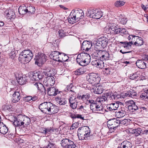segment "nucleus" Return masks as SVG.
<instances>
[{
  "label": "nucleus",
  "mask_w": 148,
  "mask_h": 148,
  "mask_svg": "<svg viewBox=\"0 0 148 148\" xmlns=\"http://www.w3.org/2000/svg\"><path fill=\"white\" fill-rule=\"evenodd\" d=\"M23 127H26L29 125L30 122L29 118L26 116H23Z\"/></svg>",
  "instance_id": "obj_31"
},
{
  "label": "nucleus",
  "mask_w": 148,
  "mask_h": 148,
  "mask_svg": "<svg viewBox=\"0 0 148 148\" xmlns=\"http://www.w3.org/2000/svg\"><path fill=\"white\" fill-rule=\"evenodd\" d=\"M133 44L132 42L125 43L122 44V46L125 50L129 49H130L131 45Z\"/></svg>",
  "instance_id": "obj_39"
},
{
  "label": "nucleus",
  "mask_w": 148,
  "mask_h": 148,
  "mask_svg": "<svg viewBox=\"0 0 148 148\" xmlns=\"http://www.w3.org/2000/svg\"><path fill=\"white\" fill-rule=\"evenodd\" d=\"M35 98H32L31 96H28L25 98V100L26 101H29L31 100H35L36 99Z\"/></svg>",
  "instance_id": "obj_52"
},
{
  "label": "nucleus",
  "mask_w": 148,
  "mask_h": 148,
  "mask_svg": "<svg viewBox=\"0 0 148 148\" xmlns=\"http://www.w3.org/2000/svg\"><path fill=\"white\" fill-rule=\"evenodd\" d=\"M91 64L92 65L99 69H102L104 66L103 62L99 59L93 60L91 62Z\"/></svg>",
  "instance_id": "obj_15"
},
{
  "label": "nucleus",
  "mask_w": 148,
  "mask_h": 148,
  "mask_svg": "<svg viewBox=\"0 0 148 148\" xmlns=\"http://www.w3.org/2000/svg\"><path fill=\"white\" fill-rule=\"evenodd\" d=\"M135 40L133 42L134 45L137 46H140L143 44V41L142 38L138 36H135Z\"/></svg>",
  "instance_id": "obj_24"
},
{
  "label": "nucleus",
  "mask_w": 148,
  "mask_h": 148,
  "mask_svg": "<svg viewBox=\"0 0 148 148\" xmlns=\"http://www.w3.org/2000/svg\"><path fill=\"white\" fill-rule=\"evenodd\" d=\"M110 28V25L106 26L104 29V30L106 31V32H109V31H108Z\"/></svg>",
  "instance_id": "obj_64"
},
{
  "label": "nucleus",
  "mask_w": 148,
  "mask_h": 148,
  "mask_svg": "<svg viewBox=\"0 0 148 148\" xmlns=\"http://www.w3.org/2000/svg\"><path fill=\"white\" fill-rule=\"evenodd\" d=\"M98 40V42L101 43V46L103 47H106L107 45L108 39L106 38L103 37L99 38Z\"/></svg>",
  "instance_id": "obj_27"
},
{
  "label": "nucleus",
  "mask_w": 148,
  "mask_h": 148,
  "mask_svg": "<svg viewBox=\"0 0 148 148\" xmlns=\"http://www.w3.org/2000/svg\"><path fill=\"white\" fill-rule=\"evenodd\" d=\"M126 104L128 107V109L130 111H134L138 109V107L135 105V103L132 100L127 102Z\"/></svg>",
  "instance_id": "obj_16"
},
{
  "label": "nucleus",
  "mask_w": 148,
  "mask_h": 148,
  "mask_svg": "<svg viewBox=\"0 0 148 148\" xmlns=\"http://www.w3.org/2000/svg\"><path fill=\"white\" fill-rule=\"evenodd\" d=\"M43 73L42 71H38L34 73L31 78L32 81L42 79L43 77Z\"/></svg>",
  "instance_id": "obj_19"
},
{
  "label": "nucleus",
  "mask_w": 148,
  "mask_h": 148,
  "mask_svg": "<svg viewBox=\"0 0 148 148\" xmlns=\"http://www.w3.org/2000/svg\"><path fill=\"white\" fill-rule=\"evenodd\" d=\"M8 129L7 126L3 123H0V133L5 134L8 132Z\"/></svg>",
  "instance_id": "obj_28"
},
{
  "label": "nucleus",
  "mask_w": 148,
  "mask_h": 148,
  "mask_svg": "<svg viewBox=\"0 0 148 148\" xmlns=\"http://www.w3.org/2000/svg\"><path fill=\"white\" fill-rule=\"evenodd\" d=\"M16 55L14 51L12 52L10 54V58L13 59L15 57Z\"/></svg>",
  "instance_id": "obj_58"
},
{
  "label": "nucleus",
  "mask_w": 148,
  "mask_h": 148,
  "mask_svg": "<svg viewBox=\"0 0 148 148\" xmlns=\"http://www.w3.org/2000/svg\"><path fill=\"white\" fill-rule=\"evenodd\" d=\"M106 99V98L105 97L102 96L98 98L97 99V101L96 102L102 104V103L105 102Z\"/></svg>",
  "instance_id": "obj_42"
},
{
  "label": "nucleus",
  "mask_w": 148,
  "mask_h": 148,
  "mask_svg": "<svg viewBox=\"0 0 148 148\" xmlns=\"http://www.w3.org/2000/svg\"><path fill=\"white\" fill-rule=\"evenodd\" d=\"M27 13L29 14H32L34 13L35 10V8L33 6H29L27 7Z\"/></svg>",
  "instance_id": "obj_38"
},
{
  "label": "nucleus",
  "mask_w": 148,
  "mask_h": 148,
  "mask_svg": "<svg viewBox=\"0 0 148 148\" xmlns=\"http://www.w3.org/2000/svg\"><path fill=\"white\" fill-rule=\"evenodd\" d=\"M130 91H128L126 92H122L121 93V97L122 98H124L127 97H130Z\"/></svg>",
  "instance_id": "obj_48"
},
{
  "label": "nucleus",
  "mask_w": 148,
  "mask_h": 148,
  "mask_svg": "<svg viewBox=\"0 0 148 148\" xmlns=\"http://www.w3.org/2000/svg\"><path fill=\"white\" fill-rule=\"evenodd\" d=\"M76 146L75 145H69L67 147H66L65 148H76Z\"/></svg>",
  "instance_id": "obj_63"
},
{
  "label": "nucleus",
  "mask_w": 148,
  "mask_h": 148,
  "mask_svg": "<svg viewBox=\"0 0 148 148\" xmlns=\"http://www.w3.org/2000/svg\"><path fill=\"white\" fill-rule=\"evenodd\" d=\"M112 99H116L120 98H122L121 97V93L115 92L111 96Z\"/></svg>",
  "instance_id": "obj_37"
},
{
  "label": "nucleus",
  "mask_w": 148,
  "mask_h": 148,
  "mask_svg": "<svg viewBox=\"0 0 148 148\" xmlns=\"http://www.w3.org/2000/svg\"><path fill=\"white\" fill-rule=\"evenodd\" d=\"M115 115L118 118H121L125 115V112L124 111L121 110L118 112H116Z\"/></svg>",
  "instance_id": "obj_40"
},
{
  "label": "nucleus",
  "mask_w": 148,
  "mask_h": 148,
  "mask_svg": "<svg viewBox=\"0 0 148 148\" xmlns=\"http://www.w3.org/2000/svg\"><path fill=\"white\" fill-rule=\"evenodd\" d=\"M121 102H116L109 104L107 106V108L110 110H116L119 107V105H121Z\"/></svg>",
  "instance_id": "obj_20"
},
{
  "label": "nucleus",
  "mask_w": 148,
  "mask_h": 148,
  "mask_svg": "<svg viewBox=\"0 0 148 148\" xmlns=\"http://www.w3.org/2000/svg\"><path fill=\"white\" fill-rule=\"evenodd\" d=\"M98 55L100 58L103 60H108L109 58V54L106 51H100L98 53Z\"/></svg>",
  "instance_id": "obj_18"
},
{
  "label": "nucleus",
  "mask_w": 148,
  "mask_h": 148,
  "mask_svg": "<svg viewBox=\"0 0 148 148\" xmlns=\"http://www.w3.org/2000/svg\"><path fill=\"white\" fill-rule=\"evenodd\" d=\"M73 96L71 97L69 99V101L70 103V106L73 109L75 108L77 106V102L75 98V94L74 93Z\"/></svg>",
  "instance_id": "obj_17"
},
{
  "label": "nucleus",
  "mask_w": 148,
  "mask_h": 148,
  "mask_svg": "<svg viewBox=\"0 0 148 148\" xmlns=\"http://www.w3.org/2000/svg\"><path fill=\"white\" fill-rule=\"evenodd\" d=\"M88 101L90 104V109L93 111H100V113H102L105 111L101 103L95 102L92 100H90Z\"/></svg>",
  "instance_id": "obj_7"
},
{
  "label": "nucleus",
  "mask_w": 148,
  "mask_h": 148,
  "mask_svg": "<svg viewBox=\"0 0 148 148\" xmlns=\"http://www.w3.org/2000/svg\"><path fill=\"white\" fill-rule=\"evenodd\" d=\"M50 57L53 60V63L55 65L58 64L60 62H65L68 59V56L64 53L57 51L52 52Z\"/></svg>",
  "instance_id": "obj_1"
},
{
  "label": "nucleus",
  "mask_w": 148,
  "mask_h": 148,
  "mask_svg": "<svg viewBox=\"0 0 148 148\" xmlns=\"http://www.w3.org/2000/svg\"><path fill=\"white\" fill-rule=\"evenodd\" d=\"M56 101L61 105L64 104L66 103V100L63 98H57L56 99Z\"/></svg>",
  "instance_id": "obj_44"
},
{
  "label": "nucleus",
  "mask_w": 148,
  "mask_h": 148,
  "mask_svg": "<svg viewBox=\"0 0 148 148\" xmlns=\"http://www.w3.org/2000/svg\"><path fill=\"white\" fill-rule=\"evenodd\" d=\"M50 71V69H49L47 70H45L43 73L47 77L45 79L43 82V83L45 85L47 86H53L55 82V78L53 77L50 75L49 73Z\"/></svg>",
  "instance_id": "obj_8"
},
{
  "label": "nucleus",
  "mask_w": 148,
  "mask_h": 148,
  "mask_svg": "<svg viewBox=\"0 0 148 148\" xmlns=\"http://www.w3.org/2000/svg\"><path fill=\"white\" fill-rule=\"evenodd\" d=\"M48 94L49 95L54 96L57 94L58 91L57 89H56L54 87L49 88L48 90Z\"/></svg>",
  "instance_id": "obj_26"
},
{
  "label": "nucleus",
  "mask_w": 148,
  "mask_h": 148,
  "mask_svg": "<svg viewBox=\"0 0 148 148\" xmlns=\"http://www.w3.org/2000/svg\"><path fill=\"white\" fill-rule=\"evenodd\" d=\"M136 64L138 67L141 69H145L146 68V64L143 60H137L136 62Z\"/></svg>",
  "instance_id": "obj_29"
},
{
  "label": "nucleus",
  "mask_w": 148,
  "mask_h": 148,
  "mask_svg": "<svg viewBox=\"0 0 148 148\" xmlns=\"http://www.w3.org/2000/svg\"><path fill=\"white\" fill-rule=\"evenodd\" d=\"M23 118L22 116H20L15 120L14 122V124L16 126H21L23 127Z\"/></svg>",
  "instance_id": "obj_23"
},
{
  "label": "nucleus",
  "mask_w": 148,
  "mask_h": 148,
  "mask_svg": "<svg viewBox=\"0 0 148 148\" xmlns=\"http://www.w3.org/2000/svg\"><path fill=\"white\" fill-rule=\"evenodd\" d=\"M100 42H98V40L94 41L92 44V49H94L96 51H99L101 49Z\"/></svg>",
  "instance_id": "obj_22"
},
{
  "label": "nucleus",
  "mask_w": 148,
  "mask_h": 148,
  "mask_svg": "<svg viewBox=\"0 0 148 148\" xmlns=\"http://www.w3.org/2000/svg\"><path fill=\"white\" fill-rule=\"evenodd\" d=\"M35 59V64L41 67L46 61V56L43 53L38 54L36 56Z\"/></svg>",
  "instance_id": "obj_9"
},
{
  "label": "nucleus",
  "mask_w": 148,
  "mask_h": 148,
  "mask_svg": "<svg viewBox=\"0 0 148 148\" xmlns=\"http://www.w3.org/2000/svg\"><path fill=\"white\" fill-rule=\"evenodd\" d=\"M84 71L83 69H80L75 71V73L76 75H80L84 74Z\"/></svg>",
  "instance_id": "obj_46"
},
{
  "label": "nucleus",
  "mask_w": 148,
  "mask_h": 148,
  "mask_svg": "<svg viewBox=\"0 0 148 148\" xmlns=\"http://www.w3.org/2000/svg\"><path fill=\"white\" fill-rule=\"evenodd\" d=\"M136 131L135 133L136 136H138L142 132V130L140 128H138L136 129Z\"/></svg>",
  "instance_id": "obj_53"
},
{
  "label": "nucleus",
  "mask_w": 148,
  "mask_h": 148,
  "mask_svg": "<svg viewBox=\"0 0 148 148\" xmlns=\"http://www.w3.org/2000/svg\"><path fill=\"white\" fill-rule=\"evenodd\" d=\"M64 32L62 30H60L59 32V34L60 36L63 37L64 36V34L63 33Z\"/></svg>",
  "instance_id": "obj_62"
},
{
  "label": "nucleus",
  "mask_w": 148,
  "mask_h": 148,
  "mask_svg": "<svg viewBox=\"0 0 148 148\" xmlns=\"http://www.w3.org/2000/svg\"><path fill=\"white\" fill-rule=\"evenodd\" d=\"M76 19H68V21L70 24H73L75 23Z\"/></svg>",
  "instance_id": "obj_61"
},
{
  "label": "nucleus",
  "mask_w": 148,
  "mask_h": 148,
  "mask_svg": "<svg viewBox=\"0 0 148 148\" xmlns=\"http://www.w3.org/2000/svg\"><path fill=\"white\" fill-rule=\"evenodd\" d=\"M34 85L38 89L40 90L43 94L45 93V89L42 84L40 83H35Z\"/></svg>",
  "instance_id": "obj_33"
},
{
  "label": "nucleus",
  "mask_w": 148,
  "mask_h": 148,
  "mask_svg": "<svg viewBox=\"0 0 148 148\" xmlns=\"http://www.w3.org/2000/svg\"><path fill=\"white\" fill-rule=\"evenodd\" d=\"M130 91V97H131L132 98L135 97L136 95V93L133 90H129Z\"/></svg>",
  "instance_id": "obj_51"
},
{
  "label": "nucleus",
  "mask_w": 148,
  "mask_h": 148,
  "mask_svg": "<svg viewBox=\"0 0 148 148\" xmlns=\"http://www.w3.org/2000/svg\"><path fill=\"white\" fill-rule=\"evenodd\" d=\"M120 124V122L119 121L113 119L110 120L108 122L107 126L110 130L112 129L114 130Z\"/></svg>",
  "instance_id": "obj_12"
},
{
  "label": "nucleus",
  "mask_w": 148,
  "mask_h": 148,
  "mask_svg": "<svg viewBox=\"0 0 148 148\" xmlns=\"http://www.w3.org/2000/svg\"><path fill=\"white\" fill-rule=\"evenodd\" d=\"M119 27L112 25H110V28L108 31L112 33L116 34L119 33Z\"/></svg>",
  "instance_id": "obj_21"
},
{
  "label": "nucleus",
  "mask_w": 148,
  "mask_h": 148,
  "mask_svg": "<svg viewBox=\"0 0 148 148\" xmlns=\"http://www.w3.org/2000/svg\"><path fill=\"white\" fill-rule=\"evenodd\" d=\"M103 73L106 75L110 74L111 72L110 70V69L106 68L103 69Z\"/></svg>",
  "instance_id": "obj_50"
},
{
  "label": "nucleus",
  "mask_w": 148,
  "mask_h": 148,
  "mask_svg": "<svg viewBox=\"0 0 148 148\" xmlns=\"http://www.w3.org/2000/svg\"><path fill=\"white\" fill-rule=\"evenodd\" d=\"M33 56L30 50H25L21 52L19 57V60L21 63L25 64L29 62Z\"/></svg>",
  "instance_id": "obj_3"
},
{
  "label": "nucleus",
  "mask_w": 148,
  "mask_h": 148,
  "mask_svg": "<svg viewBox=\"0 0 148 148\" xmlns=\"http://www.w3.org/2000/svg\"><path fill=\"white\" fill-rule=\"evenodd\" d=\"M39 108L43 112L48 114H52L57 112L56 106L49 102H44L39 106Z\"/></svg>",
  "instance_id": "obj_2"
},
{
  "label": "nucleus",
  "mask_w": 148,
  "mask_h": 148,
  "mask_svg": "<svg viewBox=\"0 0 148 148\" xmlns=\"http://www.w3.org/2000/svg\"><path fill=\"white\" fill-rule=\"evenodd\" d=\"M90 56L88 54L85 53H81L78 55L77 62L80 65L85 66L90 62Z\"/></svg>",
  "instance_id": "obj_4"
},
{
  "label": "nucleus",
  "mask_w": 148,
  "mask_h": 148,
  "mask_svg": "<svg viewBox=\"0 0 148 148\" xmlns=\"http://www.w3.org/2000/svg\"><path fill=\"white\" fill-rule=\"evenodd\" d=\"M146 91L142 92L141 94L140 95V97L141 99L147 101H148V90H147Z\"/></svg>",
  "instance_id": "obj_35"
},
{
  "label": "nucleus",
  "mask_w": 148,
  "mask_h": 148,
  "mask_svg": "<svg viewBox=\"0 0 148 148\" xmlns=\"http://www.w3.org/2000/svg\"><path fill=\"white\" fill-rule=\"evenodd\" d=\"M84 17L83 11L80 10L72 11L69 15L68 18H83Z\"/></svg>",
  "instance_id": "obj_10"
},
{
  "label": "nucleus",
  "mask_w": 148,
  "mask_h": 148,
  "mask_svg": "<svg viewBox=\"0 0 148 148\" xmlns=\"http://www.w3.org/2000/svg\"><path fill=\"white\" fill-rule=\"evenodd\" d=\"M97 75L95 73H91L87 76V79L88 82L90 83V84H96V81L98 79Z\"/></svg>",
  "instance_id": "obj_14"
},
{
  "label": "nucleus",
  "mask_w": 148,
  "mask_h": 148,
  "mask_svg": "<svg viewBox=\"0 0 148 148\" xmlns=\"http://www.w3.org/2000/svg\"><path fill=\"white\" fill-rule=\"evenodd\" d=\"M90 130L88 127L83 126L79 128L78 131V136L79 139H87L90 136Z\"/></svg>",
  "instance_id": "obj_5"
},
{
  "label": "nucleus",
  "mask_w": 148,
  "mask_h": 148,
  "mask_svg": "<svg viewBox=\"0 0 148 148\" xmlns=\"http://www.w3.org/2000/svg\"><path fill=\"white\" fill-rule=\"evenodd\" d=\"M92 47V44L90 42H84L82 45V49L83 50L88 51L89 49ZM92 49V48H91Z\"/></svg>",
  "instance_id": "obj_25"
},
{
  "label": "nucleus",
  "mask_w": 148,
  "mask_h": 148,
  "mask_svg": "<svg viewBox=\"0 0 148 148\" xmlns=\"http://www.w3.org/2000/svg\"><path fill=\"white\" fill-rule=\"evenodd\" d=\"M20 98V94L18 92H15L13 95L12 101L16 103L18 102Z\"/></svg>",
  "instance_id": "obj_32"
},
{
  "label": "nucleus",
  "mask_w": 148,
  "mask_h": 148,
  "mask_svg": "<svg viewBox=\"0 0 148 148\" xmlns=\"http://www.w3.org/2000/svg\"><path fill=\"white\" fill-rule=\"evenodd\" d=\"M5 15V16L7 18H13L12 17L14 15V14L11 11L10 12L9 11H5L4 12Z\"/></svg>",
  "instance_id": "obj_36"
},
{
  "label": "nucleus",
  "mask_w": 148,
  "mask_h": 148,
  "mask_svg": "<svg viewBox=\"0 0 148 148\" xmlns=\"http://www.w3.org/2000/svg\"><path fill=\"white\" fill-rule=\"evenodd\" d=\"M72 118H80L82 119H84L83 117H82V116L79 114H76L74 116L72 117Z\"/></svg>",
  "instance_id": "obj_59"
},
{
  "label": "nucleus",
  "mask_w": 148,
  "mask_h": 148,
  "mask_svg": "<svg viewBox=\"0 0 148 148\" xmlns=\"http://www.w3.org/2000/svg\"><path fill=\"white\" fill-rule=\"evenodd\" d=\"M19 13L22 15L26 14L27 12V8L24 5L20 6L18 9Z\"/></svg>",
  "instance_id": "obj_34"
},
{
  "label": "nucleus",
  "mask_w": 148,
  "mask_h": 148,
  "mask_svg": "<svg viewBox=\"0 0 148 148\" xmlns=\"http://www.w3.org/2000/svg\"><path fill=\"white\" fill-rule=\"evenodd\" d=\"M53 131V130L51 128H48L47 129H44L43 130V133L45 134H50L52 133Z\"/></svg>",
  "instance_id": "obj_47"
},
{
  "label": "nucleus",
  "mask_w": 148,
  "mask_h": 148,
  "mask_svg": "<svg viewBox=\"0 0 148 148\" xmlns=\"http://www.w3.org/2000/svg\"><path fill=\"white\" fill-rule=\"evenodd\" d=\"M130 120H127L125 119L121 121L120 122V124L123 125H127L129 124L130 122Z\"/></svg>",
  "instance_id": "obj_49"
},
{
  "label": "nucleus",
  "mask_w": 148,
  "mask_h": 148,
  "mask_svg": "<svg viewBox=\"0 0 148 148\" xmlns=\"http://www.w3.org/2000/svg\"><path fill=\"white\" fill-rule=\"evenodd\" d=\"M135 36L132 35H130L128 37V38L129 40H132V41L131 42L132 43V42H134L135 41L134 38Z\"/></svg>",
  "instance_id": "obj_57"
},
{
  "label": "nucleus",
  "mask_w": 148,
  "mask_h": 148,
  "mask_svg": "<svg viewBox=\"0 0 148 148\" xmlns=\"http://www.w3.org/2000/svg\"><path fill=\"white\" fill-rule=\"evenodd\" d=\"M77 98L79 99H81L83 101H85L89 99V95L87 94L82 95V96L78 95L77 96Z\"/></svg>",
  "instance_id": "obj_41"
},
{
  "label": "nucleus",
  "mask_w": 148,
  "mask_h": 148,
  "mask_svg": "<svg viewBox=\"0 0 148 148\" xmlns=\"http://www.w3.org/2000/svg\"><path fill=\"white\" fill-rule=\"evenodd\" d=\"M15 76L16 79L19 84L23 85L26 83L27 79V77L25 75L17 74L15 75Z\"/></svg>",
  "instance_id": "obj_13"
},
{
  "label": "nucleus",
  "mask_w": 148,
  "mask_h": 148,
  "mask_svg": "<svg viewBox=\"0 0 148 148\" xmlns=\"http://www.w3.org/2000/svg\"><path fill=\"white\" fill-rule=\"evenodd\" d=\"M87 87L89 89H90L92 92L97 94H100L102 92L103 88L101 86H97L96 84H89Z\"/></svg>",
  "instance_id": "obj_11"
},
{
  "label": "nucleus",
  "mask_w": 148,
  "mask_h": 148,
  "mask_svg": "<svg viewBox=\"0 0 148 148\" xmlns=\"http://www.w3.org/2000/svg\"><path fill=\"white\" fill-rule=\"evenodd\" d=\"M119 33H120L121 35H123L124 34H126L127 32L124 29H120L119 28Z\"/></svg>",
  "instance_id": "obj_55"
},
{
  "label": "nucleus",
  "mask_w": 148,
  "mask_h": 148,
  "mask_svg": "<svg viewBox=\"0 0 148 148\" xmlns=\"http://www.w3.org/2000/svg\"><path fill=\"white\" fill-rule=\"evenodd\" d=\"M139 74L138 72H137L132 74H131L130 75L129 77L130 79H136L137 78V77H138Z\"/></svg>",
  "instance_id": "obj_43"
},
{
  "label": "nucleus",
  "mask_w": 148,
  "mask_h": 148,
  "mask_svg": "<svg viewBox=\"0 0 148 148\" xmlns=\"http://www.w3.org/2000/svg\"><path fill=\"white\" fill-rule=\"evenodd\" d=\"M78 124L77 123H73L72 124V126L70 128V129L71 130H73L74 129L78 127Z\"/></svg>",
  "instance_id": "obj_54"
},
{
  "label": "nucleus",
  "mask_w": 148,
  "mask_h": 148,
  "mask_svg": "<svg viewBox=\"0 0 148 148\" xmlns=\"http://www.w3.org/2000/svg\"><path fill=\"white\" fill-rule=\"evenodd\" d=\"M86 15L92 18H100L103 16V13L101 11L92 9H88Z\"/></svg>",
  "instance_id": "obj_6"
},
{
  "label": "nucleus",
  "mask_w": 148,
  "mask_h": 148,
  "mask_svg": "<svg viewBox=\"0 0 148 148\" xmlns=\"http://www.w3.org/2000/svg\"><path fill=\"white\" fill-rule=\"evenodd\" d=\"M125 2L120 1H116L114 3V5L116 7L123 6L124 5Z\"/></svg>",
  "instance_id": "obj_45"
},
{
  "label": "nucleus",
  "mask_w": 148,
  "mask_h": 148,
  "mask_svg": "<svg viewBox=\"0 0 148 148\" xmlns=\"http://www.w3.org/2000/svg\"><path fill=\"white\" fill-rule=\"evenodd\" d=\"M61 144L62 146L65 147L68 146L69 145H75L72 141L69 140L67 139H64L62 140L61 141Z\"/></svg>",
  "instance_id": "obj_30"
},
{
  "label": "nucleus",
  "mask_w": 148,
  "mask_h": 148,
  "mask_svg": "<svg viewBox=\"0 0 148 148\" xmlns=\"http://www.w3.org/2000/svg\"><path fill=\"white\" fill-rule=\"evenodd\" d=\"M47 148H55L54 145L53 143H49L47 146Z\"/></svg>",
  "instance_id": "obj_60"
},
{
  "label": "nucleus",
  "mask_w": 148,
  "mask_h": 148,
  "mask_svg": "<svg viewBox=\"0 0 148 148\" xmlns=\"http://www.w3.org/2000/svg\"><path fill=\"white\" fill-rule=\"evenodd\" d=\"M10 108V106L7 104L4 105L2 106L3 109L5 110H9Z\"/></svg>",
  "instance_id": "obj_56"
}]
</instances>
